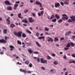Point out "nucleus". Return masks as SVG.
Masks as SVG:
<instances>
[{
    "label": "nucleus",
    "mask_w": 75,
    "mask_h": 75,
    "mask_svg": "<svg viewBox=\"0 0 75 75\" xmlns=\"http://www.w3.org/2000/svg\"><path fill=\"white\" fill-rule=\"evenodd\" d=\"M14 34L16 36H18V37H21V35L23 34V32L21 31H19L18 33L14 31Z\"/></svg>",
    "instance_id": "obj_1"
},
{
    "label": "nucleus",
    "mask_w": 75,
    "mask_h": 75,
    "mask_svg": "<svg viewBox=\"0 0 75 75\" xmlns=\"http://www.w3.org/2000/svg\"><path fill=\"white\" fill-rule=\"evenodd\" d=\"M47 41L48 42L51 41V42H52L53 41H54V40H53V39L51 38L48 37L47 38Z\"/></svg>",
    "instance_id": "obj_2"
},
{
    "label": "nucleus",
    "mask_w": 75,
    "mask_h": 75,
    "mask_svg": "<svg viewBox=\"0 0 75 75\" xmlns=\"http://www.w3.org/2000/svg\"><path fill=\"white\" fill-rule=\"evenodd\" d=\"M41 62L43 64H45V63H47V60H44V59L42 58L40 59Z\"/></svg>",
    "instance_id": "obj_3"
},
{
    "label": "nucleus",
    "mask_w": 75,
    "mask_h": 75,
    "mask_svg": "<svg viewBox=\"0 0 75 75\" xmlns=\"http://www.w3.org/2000/svg\"><path fill=\"white\" fill-rule=\"evenodd\" d=\"M28 21L29 23H33L34 21V20H33V18L30 17L28 18Z\"/></svg>",
    "instance_id": "obj_4"
},
{
    "label": "nucleus",
    "mask_w": 75,
    "mask_h": 75,
    "mask_svg": "<svg viewBox=\"0 0 75 75\" xmlns=\"http://www.w3.org/2000/svg\"><path fill=\"white\" fill-rule=\"evenodd\" d=\"M35 4H37L38 5H40V7H42V4H41V3H40L38 1H36Z\"/></svg>",
    "instance_id": "obj_5"
},
{
    "label": "nucleus",
    "mask_w": 75,
    "mask_h": 75,
    "mask_svg": "<svg viewBox=\"0 0 75 75\" xmlns=\"http://www.w3.org/2000/svg\"><path fill=\"white\" fill-rule=\"evenodd\" d=\"M0 43H6L7 41L4 39H2L0 40Z\"/></svg>",
    "instance_id": "obj_6"
},
{
    "label": "nucleus",
    "mask_w": 75,
    "mask_h": 75,
    "mask_svg": "<svg viewBox=\"0 0 75 75\" xmlns=\"http://www.w3.org/2000/svg\"><path fill=\"white\" fill-rule=\"evenodd\" d=\"M5 4H7V5H9L10 6L11 5V3H10V2L8 1H5Z\"/></svg>",
    "instance_id": "obj_7"
},
{
    "label": "nucleus",
    "mask_w": 75,
    "mask_h": 75,
    "mask_svg": "<svg viewBox=\"0 0 75 75\" xmlns=\"http://www.w3.org/2000/svg\"><path fill=\"white\" fill-rule=\"evenodd\" d=\"M6 9L7 10L11 11L12 10V7L10 6H8L7 8H6Z\"/></svg>",
    "instance_id": "obj_8"
},
{
    "label": "nucleus",
    "mask_w": 75,
    "mask_h": 75,
    "mask_svg": "<svg viewBox=\"0 0 75 75\" xmlns=\"http://www.w3.org/2000/svg\"><path fill=\"white\" fill-rule=\"evenodd\" d=\"M70 18L73 21H75V16H71Z\"/></svg>",
    "instance_id": "obj_9"
},
{
    "label": "nucleus",
    "mask_w": 75,
    "mask_h": 75,
    "mask_svg": "<svg viewBox=\"0 0 75 75\" xmlns=\"http://www.w3.org/2000/svg\"><path fill=\"white\" fill-rule=\"evenodd\" d=\"M9 48H11V51H13V50H14V47L13 45H10L9 46Z\"/></svg>",
    "instance_id": "obj_10"
},
{
    "label": "nucleus",
    "mask_w": 75,
    "mask_h": 75,
    "mask_svg": "<svg viewBox=\"0 0 75 75\" xmlns=\"http://www.w3.org/2000/svg\"><path fill=\"white\" fill-rule=\"evenodd\" d=\"M72 32L71 31H69L67 32L66 34H65V35H69L70 34H71Z\"/></svg>",
    "instance_id": "obj_11"
},
{
    "label": "nucleus",
    "mask_w": 75,
    "mask_h": 75,
    "mask_svg": "<svg viewBox=\"0 0 75 75\" xmlns=\"http://www.w3.org/2000/svg\"><path fill=\"white\" fill-rule=\"evenodd\" d=\"M60 6V4L59 3H56L55 4V7H58Z\"/></svg>",
    "instance_id": "obj_12"
},
{
    "label": "nucleus",
    "mask_w": 75,
    "mask_h": 75,
    "mask_svg": "<svg viewBox=\"0 0 75 75\" xmlns=\"http://www.w3.org/2000/svg\"><path fill=\"white\" fill-rule=\"evenodd\" d=\"M18 18H21V19H23V17H21V13H20L18 14Z\"/></svg>",
    "instance_id": "obj_13"
},
{
    "label": "nucleus",
    "mask_w": 75,
    "mask_h": 75,
    "mask_svg": "<svg viewBox=\"0 0 75 75\" xmlns=\"http://www.w3.org/2000/svg\"><path fill=\"white\" fill-rule=\"evenodd\" d=\"M20 71L21 72H24L25 73L27 72V71L25 69H20Z\"/></svg>",
    "instance_id": "obj_14"
},
{
    "label": "nucleus",
    "mask_w": 75,
    "mask_h": 75,
    "mask_svg": "<svg viewBox=\"0 0 75 75\" xmlns=\"http://www.w3.org/2000/svg\"><path fill=\"white\" fill-rule=\"evenodd\" d=\"M43 14H44V11H42L40 12V13H38V15L40 16L41 15H43Z\"/></svg>",
    "instance_id": "obj_15"
},
{
    "label": "nucleus",
    "mask_w": 75,
    "mask_h": 75,
    "mask_svg": "<svg viewBox=\"0 0 75 75\" xmlns=\"http://www.w3.org/2000/svg\"><path fill=\"white\" fill-rule=\"evenodd\" d=\"M22 22L25 23H28V21L26 19H23L22 21Z\"/></svg>",
    "instance_id": "obj_16"
},
{
    "label": "nucleus",
    "mask_w": 75,
    "mask_h": 75,
    "mask_svg": "<svg viewBox=\"0 0 75 75\" xmlns=\"http://www.w3.org/2000/svg\"><path fill=\"white\" fill-rule=\"evenodd\" d=\"M18 4H15L14 6V9L16 10V9H17V7H18Z\"/></svg>",
    "instance_id": "obj_17"
},
{
    "label": "nucleus",
    "mask_w": 75,
    "mask_h": 75,
    "mask_svg": "<svg viewBox=\"0 0 75 75\" xmlns=\"http://www.w3.org/2000/svg\"><path fill=\"white\" fill-rule=\"evenodd\" d=\"M6 21L8 23L9 25L10 24V19L8 18L6 19Z\"/></svg>",
    "instance_id": "obj_18"
},
{
    "label": "nucleus",
    "mask_w": 75,
    "mask_h": 75,
    "mask_svg": "<svg viewBox=\"0 0 75 75\" xmlns=\"http://www.w3.org/2000/svg\"><path fill=\"white\" fill-rule=\"evenodd\" d=\"M36 45L38 46V47H41V45H40L39 43H38V42H36Z\"/></svg>",
    "instance_id": "obj_19"
},
{
    "label": "nucleus",
    "mask_w": 75,
    "mask_h": 75,
    "mask_svg": "<svg viewBox=\"0 0 75 75\" xmlns=\"http://www.w3.org/2000/svg\"><path fill=\"white\" fill-rule=\"evenodd\" d=\"M45 38L44 36L40 37L38 38V39H39V40H41V39H44L45 40Z\"/></svg>",
    "instance_id": "obj_20"
},
{
    "label": "nucleus",
    "mask_w": 75,
    "mask_h": 75,
    "mask_svg": "<svg viewBox=\"0 0 75 75\" xmlns=\"http://www.w3.org/2000/svg\"><path fill=\"white\" fill-rule=\"evenodd\" d=\"M28 51L29 52L30 54H32L33 53V51L32 50H31V49H29L28 50Z\"/></svg>",
    "instance_id": "obj_21"
},
{
    "label": "nucleus",
    "mask_w": 75,
    "mask_h": 75,
    "mask_svg": "<svg viewBox=\"0 0 75 75\" xmlns=\"http://www.w3.org/2000/svg\"><path fill=\"white\" fill-rule=\"evenodd\" d=\"M29 62H30V61L28 60H26L25 62V64L27 65H28L29 64Z\"/></svg>",
    "instance_id": "obj_22"
},
{
    "label": "nucleus",
    "mask_w": 75,
    "mask_h": 75,
    "mask_svg": "<svg viewBox=\"0 0 75 75\" xmlns=\"http://www.w3.org/2000/svg\"><path fill=\"white\" fill-rule=\"evenodd\" d=\"M62 20H65V19H66V20H67L68 19V16H66V17L62 18Z\"/></svg>",
    "instance_id": "obj_23"
},
{
    "label": "nucleus",
    "mask_w": 75,
    "mask_h": 75,
    "mask_svg": "<svg viewBox=\"0 0 75 75\" xmlns=\"http://www.w3.org/2000/svg\"><path fill=\"white\" fill-rule=\"evenodd\" d=\"M55 17L57 19H59V16H58L57 14H56L55 15Z\"/></svg>",
    "instance_id": "obj_24"
},
{
    "label": "nucleus",
    "mask_w": 75,
    "mask_h": 75,
    "mask_svg": "<svg viewBox=\"0 0 75 75\" xmlns=\"http://www.w3.org/2000/svg\"><path fill=\"white\" fill-rule=\"evenodd\" d=\"M3 31L4 34H7V30L6 29H4Z\"/></svg>",
    "instance_id": "obj_25"
},
{
    "label": "nucleus",
    "mask_w": 75,
    "mask_h": 75,
    "mask_svg": "<svg viewBox=\"0 0 75 75\" xmlns=\"http://www.w3.org/2000/svg\"><path fill=\"white\" fill-rule=\"evenodd\" d=\"M66 47L67 48H69V47H71V44H70V43H69L66 45Z\"/></svg>",
    "instance_id": "obj_26"
},
{
    "label": "nucleus",
    "mask_w": 75,
    "mask_h": 75,
    "mask_svg": "<svg viewBox=\"0 0 75 75\" xmlns=\"http://www.w3.org/2000/svg\"><path fill=\"white\" fill-rule=\"evenodd\" d=\"M64 3L65 4H69V2L67 0L64 1Z\"/></svg>",
    "instance_id": "obj_27"
},
{
    "label": "nucleus",
    "mask_w": 75,
    "mask_h": 75,
    "mask_svg": "<svg viewBox=\"0 0 75 75\" xmlns=\"http://www.w3.org/2000/svg\"><path fill=\"white\" fill-rule=\"evenodd\" d=\"M59 40H58V37H55L54 38V41H58Z\"/></svg>",
    "instance_id": "obj_28"
},
{
    "label": "nucleus",
    "mask_w": 75,
    "mask_h": 75,
    "mask_svg": "<svg viewBox=\"0 0 75 75\" xmlns=\"http://www.w3.org/2000/svg\"><path fill=\"white\" fill-rule=\"evenodd\" d=\"M26 31L27 33H28L29 34H31V32L30 31V30H28V29H27Z\"/></svg>",
    "instance_id": "obj_29"
},
{
    "label": "nucleus",
    "mask_w": 75,
    "mask_h": 75,
    "mask_svg": "<svg viewBox=\"0 0 75 75\" xmlns=\"http://www.w3.org/2000/svg\"><path fill=\"white\" fill-rule=\"evenodd\" d=\"M10 26L11 28H13L15 27V25H14L13 24H11L10 25Z\"/></svg>",
    "instance_id": "obj_30"
},
{
    "label": "nucleus",
    "mask_w": 75,
    "mask_h": 75,
    "mask_svg": "<svg viewBox=\"0 0 75 75\" xmlns=\"http://www.w3.org/2000/svg\"><path fill=\"white\" fill-rule=\"evenodd\" d=\"M17 43L18 44H19V45H21V42H20L19 40H18L17 41Z\"/></svg>",
    "instance_id": "obj_31"
},
{
    "label": "nucleus",
    "mask_w": 75,
    "mask_h": 75,
    "mask_svg": "<svg viewBox=\"0 0 75 75\" xmlns=\"http://www.w3.org/2000/svg\"><path fill=\"white\" fill-rule=\"evenodd\" d=\"M22 37H23V38H25V37H26V35H25V33H23L22 35Z\"/></svg>",
    "instance_id": "obj_32"
},
{
    "label": "nucleus",
    "mask_w": 75,
    "mask_h": 75,
    "mask_svg": "<svg viewBox=\"0 0 75 75\" xmlns=\"http://www.w3.org/2000/svg\"><path fill=\"white\" fill-rule=\"evenodd\" d=\"M45 31H48L50 30V29L49 28H48L47 27H45Z\"/></svg>",
    "instance_id": "obj_33"
},
{
    "label": "nucleus",
    "mask_w": 75,
    "mask_h": 75,
    "mask_svg": "<svg viewBox=\"0 0 75 75\" xmlns=\"http://www.w3.org/2000/svg\"><path fill=\"white\" fill-rule=\"evenodd\" d=\"M54 15H52L50 18V20H52L53 18H54Z\"/></svg>",
    "instance_id": "obj_34"
},
{
    "label": "nucleus",
    "mask_w": 75,
    "mask_h": 75,
    "mask_svg": "<svg viewBox=\"0 0 75 75\" xmlns=\"http://www.w3.org/2000/svg\"><path fill=\"white\" fill-rule=\"evenodd\" d=\"M29 67L30 68H32L33 67V64L31 63H30L29 65Z\"/></svg>",
    "instance_id": "obj_35"
},
{
    "label": "nucleus",
    "mask_w": 75,
    "mask_h": 75,
    "mask_svg": "<svg viewBox=\"0 0 75 75\" xmlns=\"http://www.w3.org/2000/svg\"><path fill=\"white\" fill-rule=\"evenodd\" d=\"M47 58L48 59H51V57H50V56L47 55Z\"/></svg>",
    "instance_id": "obj_36"
},
{
    "label": "nucleus",
    "mask_w": 75,
    "mask_h": 75,
    "mask_svg": "<svg viewBox=\"0 0 75 75\" xmlns=\"http://www.w3.org/2000/svg\"><path fill=\"white\" fill-rule=\"evenodd\" d=\"M52 21V22H53L54 23H55V22H56V21H57V19L55 18V19L53 20Z\"/></svg>",
    "instance_id": "obj_37"
},
{
    "label": "nucleus",
    "mask_w": 75,
    "mask_h": 75,
    "mask_svg": "<svg viewBox=\"0 0 75 75\" xmlns=\"http://www.w3.org/2000/svg\"><path fill=\"white\" fill-rule=\"evenodd\" d=\"M41 69H42V70H43V71H45V67H41Z\"/></svg>",
    "instance_id": "obj_38"
},
{
    "label": "nucleus",
    "mask_w": 75,
    "mask_h": 75,
    "mask_svg": "<svg viewBox=\"0 0 75 75\" xmlns=\"http://www.w3.org/2000/svg\"><path fill=\"white\" fill-rule=\"evenodd\" d=\"M71 47H74L75 45V44L72 42H71Z\"/></svg>",
    "instance_id": "obj_39"
},
{
    "label": "nucleus",
    "mask_w": 75,
    "mask_h": 75,
    "mask_svg": "<svg viewBox=\"0 0 75 75\" xmlns=\"http://www.w3.org/2000/svg\"><path fill=\"white\" fill-rule=\"evenodd\" d=\"M71 56L74 58H75V53H73L71 54Z\"/></svg>",
    "instance_id": "obj_40"
},
{
    "label": "nucleus",
    "mask_w": 75,
    "mask_h": 75,
    "mask_svg": "<svg viewBox=\"0 0 75 75\" xmlns=\"http://www.w3.org/2000/svg\"><path fill=\"white\" fill-rule=\"evenodd\" d=\"M72 38H71V39H72V40H75V35L72 36Z\"/></svg>",
    "instance_id": "obj_41"
},
{
    "label": "nucleus",
    "mask_w": 75,
    "mask_h": 75,
    "mask_svg": "<svg viewBox=\"0 0 75 75\" xmlns=\"http://www.w3.org/2000/svg\"><path fill=\"white\" fill-rule=\"evenodd\" d=\"M54 65H57L58 64V63L57 62H54Z\"/></svg>",
    "instance_id": "obj_42"
},
{
    "label": "nucleus",
    "mask_w": 75,
    "mask_h": 75,
    "mask_svg": "<svg viewBox=\"0 0 75 75\" xmlns=\"http://www.w3.org/2000/svg\"><path fill=\"white\" fill-rule=\"evenodd\" d=\"M5 40H7V39H9V37H7L6 36H5Z\"/></svg>",
    "instance_id": "obj_43"
},
{
    "label": "nucleus",
    "mask_w": 75,
    "mask_h": 75,
    "mask_svg": "<svg viewBox=\"0 0 75 75\" xmlns=\"http://www.w3.org/2000/svg\"><path fill=\"white\" fill-rule=\"evenodd\" d=\"M62 20L60 19L58 21V23H62Z\"/></svg>",
    "instance_id": "obj_44"
},
{
    "label": "nucleus",
    "mask_w": 75,
    "mask_h": 75,
    "mask_svg": "<svg viewBox=\"0 0 75 75\" xmlns=\"http://www.w3.org/2000/svg\"><path fill=\"white\" fill-rule=\"evenodd\" d=\"M22 44V45H23V47H25V43H24V42H23Z\"/></svg>",
    "instance_id": "obj_45"
},
{
    "label": "nucleus",
    "mask_w": 75,
    "mask_h": 75,
    "mask_svg": "<svg viewBox=\"0 0 75 75\" xmlns=\"http://www.w3.org/2000/svg\"><path fill=\"white\" fill-rule=\"evenodd\" d=\"M34 53L35 54H39V52H34Z\"/></svg>",
    "instance_id": "obj_46"
},
{
    "label": "nucleus",
    "mask_w": 75,
    "mask_h": 75,
    "mask_svg": "<svg viewBox=\"0 0 75 75\" xmlns=\"http://www.w3.org/2000/svg\"><path fill=\"white\" fill-rule=\"evenodd\" d=\"M69 49V47H67V48L65 47L64 48V50H65L66 51L67 50H68Z\"/></svg>",
    "instance_id": "obj_47"
},
{
    "label": "nucleus",
    "mask_w": 75,
    "mask_h": 75,
    "mask_svg": "<svg viewBox=\"0 0 75 75\" xmlns=\"http://www.w3.org/2000/svg\"><path fill=\"white\" fill-rule=\"evenodd\" d=\"M52 57H54L55 56V54L54 53H52Z\"/></svg>",
    "instance_id": "obj_48"
},
{
    "label": "nucleus",
    "mask_w": 75,
    "mask_h": 75,
    "mask_svg": "<svg viewBox=\"0 0 75 75\" xmlns=\"http://www.w3.org/2000/svg\"><path fill=\"white\" fill-rule=\"evenodd\" d=\"M60 4H61V5H62V6H63L64 5V3H63V2H61Z\"/></svg>",
    "instance_id": "obj_49"
},
{
    "label": "nucleus",
    "mask_w": 75,
    "mask_h": 75,
    "mask_svg": "<svg viewBox=\"0 0 75 75\" xmlns=\"http://www.w3.org/2000/svg\"><path fill=\"white\" fill-rule=\"evenodd\" d=\"M28 11V10H25L24 11V12L25 13H27V12Z\"/></svg>",
    "instance_id": "obj_50"
},
{
    "label": "nucleus",
    "mask_w": 75,
    "mask_h": 75,
    "mask_svg": "<svg viewBox=\"0 0 75 75\" xmlns=\"http://www.w3.org/2000/svg\"><path fill=\"white\" fill-rule=\"evenodd\" d=\"M37 61L38 62H40V58H38L37 59Z\"/></svg>",
    "instance_id": "obj_51"
},
{
    "label": "nucleus",
    "mask_w": 75,
    "mask_h": 75,
    "mask_svg": "<svg viewBox=\"0 0 75 75\" xmlns=\"http://www.w3.org/2000/svg\"><path fill=\"white\" fill-rule=\"evenodd\" d=\"M39 33H38V32H37L36 33V36H37V37H38L39 36Z\"/></svg>",
    "instance_id": "obj_52"
},
{
    "label": "nucleus",
    "mask_w": 75,
    "mask_h": 75,
    "mask_svg": "<svg viewBox=\"0 0 75 75\" xmlns=\"http://www.w3.org/2000/svg\"><path fill=\"white\" fill-rule=\"evenodd\" d=\"M68 22L69 23H71V22H72V20L71 19H69L68 20Z\"/></svg>",
    "instance_id": "obj_53"
},
{
    "label": "nucleus",
    "mask_w": 75,
    "mask_h": 75,
    "mask_svg": "<svg viewBox=\"0 0 75 75\" xmlns=\"http://www.w3.org/2000/svg\"><path fill=\"white\" fill-rule=\"evenodd\" d=\"M30 3H33V1L32 0H30Z\"/></svg>",
    "instance_id": "obj_54"
},
{
    "label": "nucleus",
    "mask_w": 75,
    "mask_h": 75,
    "mask_svg": "<svg viewBox=\"0 0 75 75\" xmlns=\"http://www.w3.org/2000/svg\"><path fill=\"white\" fill-rule=\"evenodd\" d=\"M62 16V17H66L67 16L65 14H63Z\"/></svg>",
    "instance_id": "obj_55"
},
{
    "label": "nucleus",
    "mask_w": 75,
    "mask_h": 75,
    "mask_svg": "<svg viewBox=\"0 0 75 75\" xmlns=\"http://www.w3.org/2000/svg\"><path fill=\"white\" fill-rule=\"evenodd\" d=\"M16 4H19L20 3V1H17L16 2Z\"/></svg>",
    "instance_id": "obj_56"
},
{
    "label": "nucleus",
    "mask_w": 75,
    "mask_h": 75,
    "mask_svg": "<svg viewBox=\"0 0 75 75\" xmlns=\"http://www.w3.org/2000/svg\"><path fill=\"white\" fill-rule=\"evenodd\" d=\"M32 15L33 16V17H35V14H34V13H33L32 14Z\"/></svg>",
    "instance_id": "obj_57"
},
{
    "label": "nucleus",
    "mask_w": 75,
    "mask_h": 75,
    "mask_svg": "<svg viewBox=\"0 0 75 75\" xmlns=\"http://www.w3.org/2000/svg\"><path fill=\"white\" fill-rule=\"evenodd\" d=\"M0 54H1V55H3V54H4V52H1L0 53Z\"/></svg>",
    "instance_id": "obj_58"
},
{
    "label": "nucleus",
    "mask_w": 75,
    "mask_h": 75,
    "mask_svg": "<svg viewBox=\"0 0 75 75\" xmlns=\"http://www.w3.org/2000/svg\"><path fill=\"white\" fill-rule=\"evenodd\" d=\"M27 72L29 74H31V72L30 71H27Z\"/></svg>",
    "instance_id": "obj_59"
},
{
    "label": "nucleus",
    "mask_w": 75,
    "mask_h": 75,
    "mask_svg": "<svg viewBox=\"0 0 75 75\" xmlns=\"http://www.w3.org/2000/svg\"><path fill=\"white\" fill-rule=\"evenodd\" d=\"M63 58L64 59H66V58H67V57L66 56H64Z\"/></svg>",
    "instance_id": "obj_60"
},
{
    "label": "nucleus",
    "mask_w": 75,
    "mask_h": 75,
    "mask_svg": "<svg viewBox=\"0 0 75 75\" xmlns=\"http://www.w3.org/2000/svg\"><path fill=\"white\" fill-rule=\"evenodd\" d=\"M61 40H64V38H62L60 39Z\"/></svg>",
    "instance_id": "obj_61"
},
{
    "label": "nucleus",
    "mask_w": 75,
    "mask_h": 75,
    "mask_svg": "<svg viewBox=\"0 0 75 75\" xmlns=\"http://www.w3.org/2000/svg\"><path fill=\"white\" fill-rule=\"evenodd\" d=\"M17 64H18L19 65H22V64L21 63H20L19 62H18L17 63Z\"/></svg>",
    "instance_id": "obj_62"
},
{
    "label": "nucleus",
    "mask_w": 75,
    "mask_h": 75,
    "mask_svg": "<svg viewBox=\"0 0 75 75\" xmlns=\"http://www.w3.org/2000/svg\"><path fill=\"white\" fill-rule=\"evenodd\" d=\"M65 75H68V72H66L65 73Z\"/></svg>",
    "instance_id": "obj_63"
},
{
    "label": "nucleus",
    "mask_w": 75,
    "mask_h": 75,
    "mask_svg": "<svg viewBox=\"0 0 75 75\" xmlns=\"http://www.w3.org/2000/svg\"><path fill=\"white\" fill-rule=\"evenodd\" d=\"M24 6V5H21L19 6V7H21L23 6Z\"/></svg>",
    "instance_id": "obj_64"
}]
</instances>
